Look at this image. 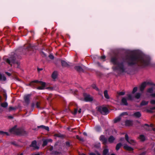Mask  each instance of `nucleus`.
I'll return each mask as SVG.
<instances>
[{"label":"nucleus","mask_w":155,"mask_h":155,"mask_svg":"<svg viewBox=\"0 0 155 155\" xmlns=\"http://www.w3.org/2000/svg\"><path fill=\"white\" fill-rule=\"evenodd\" d=\"M123 61H119L116 56L111 58L110 61L114 65L113 69L114 71L118 70L121 73L125 72L126 68L124 66V62H126L128 66H132L137 65L140 67L144 68L150 64V58L147 55H143L137 54H131L127 55Z\"/></svg>","instance_id":"obj_1"},{"label":"nucleus","mask_w":155,"mask_h":155,"mask_svg":"<svg viewBox=\"0 0 155 155\" xmlns=\"http://www.w3.org/2000/svg\"><path fill=\"white\" fill-rule=\"evenodd\" d=\"M21 49L17 50L15 52H12L10 56L8 58L4 59L5 61L11 66L12 64H16L17 68H20V62L19 61L21 58V55L22 53Z\"/></svg>","instance_id":"obj_2"},{"label":"nucleus","mask_w":155,"mask_h":155,"mask_svg":"<svg viewBox=\"0 0 155 155\" xmlns=\"http://www.w3.org/2000/svg\"><path fill=\"white\" fill-rule=\"evenodd\" d=\"M10 133L18 136H24L27 134V133L22 127L17 128V126L15 125L13 127L10 129Z\"/></svg>","instance_id":"obj_3"},{"label":"nucleus","mask_w":155,"mask_h":155,"mask_svg":"<svg viewBox=\"0 0 155 155\" xmlns=\"http://www.w3.org/2000/svg\"><path fill=\"white\" fill-rule=\"evenodd\" d=\"M35 83H38L41 85V86H39L36 87V88L37 89L41 90H44L45 89V87L46 86V83L45 82H43L42 81H39L38 80L33 81L27 85L30 86L33 88H36L35 87Z\"/></svg>","instance_id":"obj_4"},{"label":"nucleus","mask_w":155,"mask_h":155,"mask_svg":"<svg viewBox=\"0 0 155 155\" xmlns=\"http://www.w3.org/2000/svg\"><path fill=\"white\" fill-rule=\"evenodd\" d=\"M97 110L104 115H106L109 113V110L106 107L100 106L98 107Z\"/></svg>","instance_id":"obj_5"},{"label":"nucleus","mask_w":155,"mask_h":155,"mask_svg":"<svg viewBox=\"0 0 155 155\" xmlns=\"http://www.w3.org/2000/svg\"><path fill=\"white\" fill-rule=\"evenodd\" d=\"M147 85H152L153 84L150 82L144 81L140 85V89L141 91H143Z\"/></svg>","instance_id":"obj_6"},{"label":"nucleus","mask_w":155,"mask_h":155,"mask_svg":"<svg viewBox=\"0 0 155 155\" xmlns=\"http://www.w3.org/2000/svg\"><path fill=\"white\" fill-rule=\"evenodd\" d=\"M99 140L102 142L103 144L105 145L107 143V139L104 135H102L99 137Z\"/></svg>","instance_id":"obj_7"},{"label":"nucleus","mask_w":155,"mask_h":155,"mask_svg":"<svg viewBox=\"0 0 155 155\" xmlns=\"http://www.w3.org/2000/svg\"><path fill=\"white\" fill-rule=\"evenodd\" d=\"M125 139L127 142L129 143H130L132 145H135L136 143V142L134 140L131 139H129V137L127 134L125 135Z\"/></svg>","instance_id":"obj_8"},{"label":"nucleus","mask_w":155,"mask_h":155,"mask_svg":"<svg viewBox=\"0 0 155 155\" xmlns=\"http://www.w3.org/2000/svg\"><path fill=\"white\" fill-rule=\"evenodd\" d=\"M84 100L86 102H91L93 100L92 97H90L89 94H84Z\"/></svg>","instance_id":"obj_9"},{"label":"nucleus","mask_w":155,"mask_h":155,"mask_svg":"<svg viewBox=\"0 0 155 155\" xmlns=\"http://www.w3.org/2000/svg\"><path fill=\"white\" fill-rule=\"evenodd\" d=\"M30 147H33L34 150L38 149L39 147L37 145V142L36 140H34L32 141L31 144L29 145Z\"/></svg>","instance_id":"obj_10"},{"label":"nucleus","mask_w":155,"mask_h":155,"mask_svg":"<svg viewBox=\"0 0 155 155\" xmlns=\"http://www.w3.org/2000/svg\"><path fill=\"white\" fill-rule=\"evenodd\" d=\"M31 96V94H28L25 96L24 97V100L25 102L27 105L29 104L30 103L29 98Z\"/></svg>","instance_id":"obj_11"},{"label":"nucleus","mask_w":155,"mask_h":155,"mask_svg":"<svg viewBox=\"0 0 155 155\" xmlns=\"http://www.w3.org/2000/svg\"><path fill=\"white\" fill-rule=\"evenodd\" d=\"M57 60L61 62V65L63 67H68L69 66L68 63L64 61L61 60L60 59H57Z\"/></svg>","instance_id":"obj_12"},{"label":"nucleus","mask_w":155,"mask_h":155,"mask_svg":"<svg viewBox=\"0 0 155 155\" xmlns=\"http://www.w3.org/2000/svg\"><path fill=\"white\" fill-rule=\"evenodd\" d=\"M125 124L126 126H130L133 125V121L132 120H127L125 121Z\"/></svg>","instance_id":"obj_13"},{"label":"nucleus","mask_w":155,"mask_h":155,"mask_svg":"<svg viewBox=\"0 0 155 155\" xmlns=\"http://www.w3.org/2000/svg\"><path fill=\"white\" fill-rule=\"evenodd\" d=\"M61 146V143L59 141L56 142L54 145V148L55 150H60Z\"/></svg>","instance_id":"obj_14"},{"label":"nucleus","mask_w":155,"mask_h":155,"mask_svg":"<svg viewBox=\"0 0 155 155\" xmlns=\"http://www.w3.org/2000/svg\"><path fill=\"white\" fill-rule=\"evenodd\" d=\"M142 126L144 127V128L147 130L150 131L151 130H150V127H153V124H150L149 125L147 124H145L144 125H142Z\"/></svg>","instance_id":"obj_15"},{"label":"nucleus","mask_w":155,"mask_h":155,"mask_svg":"<svg viewBox=\"0 0 155 155\" xmlns=\"http://www.w3.org/2000/svg\"><path fill=\"white\" fill-rule=\"evenodd\" d=\"M121 104L125 106H127L128 105L126 98L123 97L122 98L121 100Z\"/></svg>","instance_id":"obj_16"},{"label":"nucleus","mask_w":155,"mask_h":155,"mask_svg":"<svg viewBox=\"0 0 155 155\" xmlns=\"http://www.w3.org/2000/svg\"><path fill=\"white\" fill-rule=\"evenodd\" d=\"M83 68V67H81L79 66H77L74 67L75 69L79 72H83L84 71Z\"/></svg>","instance_id":"obj_17"},{"label":"nucleus","mask_w":155,"mask_h":155,"mask_svg":"<svg viewBox=\"0 0 155 155\" xmlns=\"http://www.w3.org/2000/svg\"><path fill=\"white\" fill-rule=\"evenodd\" d=\"M124 149L128 151H132L134 149L133 148L128 146L127 144H125L124 146Z\"/></svg>","instance_id":"obj_18"},{"label":"nucleus","mask_w":155,"mask_h":155,"mask_svg":"<svg viewBox=\"0 0 155 155\" xmlns=\"http://www.w3.org/2000/svg\"><path fill=\"white\" fill-rule=\"evenodd\" d=\"M95 130L97 132H101L102 131V128L99 125H96L94 127Z\"/></svg>","instance_id":"obj_19"},{"label":"nucleus","mask_w":155,"mask_h":155,"mask_svg":"<svg viewBox=\"0 0 155 155\" xmlns=\"http://www.w3.org/2000/svg\"><path fill=\"white\" fill-rule=\"evenodd\" d=\"M133 116L135 117L136 118H139L141 116V114L140 112L138 111L135 112L133 114Z\"/></svg>","instance_id":"obj_20"},{"label":"nucleus","mask_w":155,"mask_h":155,"mask_svg":"<svg viewBox=\"0 0 155 155\" xmlns=\"http://www.w3.org/2000/svg\"><path fill=\"white\" fill-rule=\"evenodd\" d=\"M38 128H41L43 129H45L47 131H49V128L48 127V126H45L44 125H41L40 126H38Z\"/></svg>","instance_id":"obj_21"},{"label":"nucleus","mask_w":155,"mask_h":155,"mask_svg":"<svg viewBox=\"0 0 155 155\" xmlns=\"http://www.w3.org/2000/svg\"><path fill=\"white\" fill-rule=\"evenodd\" d=\"M57 72L56 71H54L53 72L52 74L51 77L53 79H55L57 78Z\"/></svg>","instance_id":"obj_22"},{"label":"nucleus","mask_w":155,"mask_h":155,"mask_svg":"<svg viewBox=\"0 0 155 155\" xmlns=\"http://www.w3.org/2000/svg\"><path fill=\"white\" fill-rule=\"evenodd\" d=\"M115 139L113 136H110L108 139V141L110 143H112L113 142Z\"/></svg>","instance_id":"obj_23"},{"label":"nucleus","mask_w":155,"mask_h":155,"mask_svg":"<svg viewBox=\"0 0 155 155\" xmlns=\"http://www.w3.org/2000/svg\"><path fill=\"white\" fill-rule=\"evenodd\" d=\"M6 78L4 74H2L0 73V81H5L6 80Z\"/></svg>","instance_id":"obj_24"},{"label":"nucleus","mask_w":155,"mask_h":155,"mask_svg":"<svg viewBox=\"0 0 155 155\" xmlns=\"http://www.w3.org/2000/svg\"><path fill=\"white\" fill-rule=\"evenodd\" d=\"M104 96L107 99H109L110 98L108 94L107 91L106 90L104 91Z\"/></svg>","instance_id":"obj_25"},{"label":"nucleus","mask_w":155,"mask_h":155,"mask_svg":"<svg viewBox=\"0 0 155 155\" xmlns=\"http://www.w3.org/2000/svg\"><path fill=\"white\" fill-rule=\"evenodd\" d=\"M61 153L60 152L58 151L57 150L52 151L51 153V154L53 155H58Z\"/></svg>","instance_id":"obj_26"},{"label":"nucleus","mask_w":155,"mask_h":155,"mask_svg":"<svg viewBox=\"0 0 155 155\" xmlns=\"http://www.w3.org/2000/svg\"><path fill=\"white\" fill-rule=\"evenodd\" d=\"M122 145V144L121 143H117L116 146V150H119Z\"/></svg>","instance_id":"obj_27"},{"label":"nucleus","mask_w":155,"mask_h":155,"mask_svg":"<svg viewBox=\"0 0 155 155\" xmlns=\"http://www.w3.org/2000/svg\"><path fill=\"white\" fill-rule=\"evenodd\" d=\"M43 141V143L42 144V146L43 147H44L46 146L48 143V142L46 139H43L42 140Z\"/></svg>","instance_id":"obj_28"},{"label":"nucleus","mask_w":155,"mask_h":155,"mask_svg":"<svg viewBox=\"0 0 155 155\" xmlns=\"http://www.w3.org/2000/svg\"><path fill=\"white\" fill-rule=\"evenodd\" d=\"M54 136L59 137V138H63L64 136L63 135L61 134H54Z\"/></svg>","instance_id":"obj_29"},{"label":"nucleus","mask_w":155,"mask_h":155,"mask_svg":"<svg viewBox=\"0 0 155 155\" xmlns=\"http://www.w3.org/2000/svg\"><path fill=\"white\" fill-rule=\"evenodd\" d=\"M109 152V150L107 149H104L103 152V155H107Z\"/></svg>","instance_id":"obj_30"},{"label":"nucleus","mask_w":155,"mask_h":155,"mask_svg":"<svg viewBox=\"0 0 155 155\" xmlns=\"http://www.w3.org/2000/svg\"><path fill=\"white\" fill-rule=\"evenodd\" d=\"M148 103V101H143L140 103L141 106H145L147 105Z\"/></svg>","instance_id":"obj_31"},{"label":"nucleus","mask_w":155,"mask_h":155,"mask_svg":"<svg viewBox=\"0 0 155 155\" xmlns=\"http://www.w3.org/2000/svg\"><path fill=\"white\" fill-rule=\"evenodd\" d=\"M1 106L4 108L8 106V104L7 102L2 103L1 104Z\"/></svg>","instance_id":"obj_32"},{"label":"nucleus","mask_w":155,"mask_h":155,"mask_svg":"<svg viewBox=\"0 0 155 155\" xmlns=\"http://www.w3.org/2000/svg\"><path fill=\"white\" fill-rule=\"evenodd\" d=\"M92 87L97 91H99V90L98 88L97 87L96 85L95 84H92Z\"/></svg>","instance_id":"obj_33"},{"label":"nucleus","mask_w":155,"mask_h":155,"mask_svg":"<svg viewBox=\"0 0 155 155\" xmlns=\"http://www.w3.org/2000/svg\"><path fill=\"white\" fill-rule=\"evenodd\" d=\"M140 138L143 141H144L145 140V136L142 134L140 135Z\"/></svg>","instance_id":"obj_34"},{"label":"nucleus","mask_w":155,"mask_h":155,"mask_svg":"<svg viewBox=\"0 0 155 155\" xmlns=\"http://www.w3.org/2000/svg\"><path fill=\"white\" fill-rule=\"evenodd\" d=\"M141 95V93H137L135 94V97L137 99H139Z\"/></svg>","instance_id":"obj_35"},{"label":"nucleus","mask_w":155,"mask_h":155,"mask_svg":"<svg viewBox=\"0 0 155 155\" xmlns=\"http://www.w3.org/2000/svg\"><path fill=\"white\" fill-rule=\"evenodd\" d=\"M94 147L97 149H99L101 147V143H97L94 145Z\"/></svg>","instance_id":"obj_36"},{"label":"nucleus","mask_w":155,"mask_h":155,"mask_svg":"<svg viewBox=\"0 0 155 155\" xmlns=\"http://www.w3.org/2000/svg\"><path fill=\"white\" fill-rule=\"evenodd\" d=\"M121 118L120 117H118L116 118H115L114 120V123H116L120 120Z\"/></svg>","instance_id":"obj_37"},{"label":"nucleus","mask_w":155,"mask_h":155,"mask_svg":"<svg viewBox=\"0 0 155 155\" xmlns=\"http://www.w3.org/2000/svg\"><path fill=\"white\" fill-rule=\"evenodd\" d=\"M127 99L128 100L131 101L133 100L132 97V95L130 94H128L127 95Z\"/></svg>","instance_id":"obj_38"},{"label":"nucleus","mask_w":155,"mask_h":155,"mask_svg":"<svg viewBox=\"0 0 155 155\" xmlns=\"http://www.w3.org/2000/svg\"><path fill=\"white\" fill-rule=\"evenodd\" d=\"M153 88L152 87L148 89L147 92L150 93H153Z\"/></svg>","instance_id":"obj_39"},{"label":"nucleus","mask_w":155,"mask_h":155,"mask_svg":"<svg viewBox=\"0 0 155 155\" xmlns=\"http://www.w3.org/2000/svg\"><path fill=\"white\" fill-rule=\"evenodd\" d=\"M16 107H10L9 108L8 110L9 111H10L12 110H15L16 109Z\"/></svg>","instance_id":"obj_40"},{"label":"nucleus","mask_w":155,"mask_h":155,"mask_svg":"<svg viewBox=\"0 0 155 155\" xmlns=\"http://www.w3.org/2000/svg\"><path fill=\"white\" fill-rule=\"evenodd\" d=\"M137 87H134L133 89V91H132V93L133 94H134L135 92H136L137 91Z\"/></svg>","instance_id":"obj_41"},{"label":"nucleus","mask_w":155,"mask_h":155,"mask_svg":"<svg viewBox=\"0 0 155 155\" xmlns=\"http://www.w3.org/2000/svg\"><path fill=\"white\" fill-rule=\"evenodd\" d=\"M40 103L39 102H37L36 103V107L38 108H40Z\"/></svg>","instance_id":"obj_42"},{"label":"nucleus","mask_w":155,"mask_h":155,"mask_svg":"<svg viewBox=\"0 0 155 155\" xmlns=\"http://www.w3.org/2000/svg\"><path fill=\"white\" fill-rule=\"evenodd\" d=\"M78 110V108L77 107L76 108H74V112L73 113V114L74 115L76 114L77 113Z\"/></svg>","instance_id":"obj_43"},{"label":"nucleus","mask_w":155,"mask_h":155,"mask_svg":"<svg viewBox=\"0 0 155 155\" xmlns=\"http://www.w3.org/2000/svg\"><path fill=\"white\" fill-rule=\"evenodd\" d=\"M117 93H118V94L120 96V95L123 96V95H124L125 94V93L123 91H121V92H118Z\"/></svg>","instance_id":"obj_44"},{"label":"nucleus","mask_w":155,"mask_h":155,"mask_svg":"<svg viewBox=\"0 0 155 155\" xmlns=\"http://www.w3.org/2000/svg\"><path fill=\"white\" fill-rule=\"evenodd\" d=\"M41 56L43 57H45L46 56V54L43 51H41Z\"/></svg>","instance_id":"obj_45"},{"label":"nucleus","mask_w":155,"mask_h":155,"mask_svg":"<svg viewBox=\"0 0 155 155\" xmlns=\"http://www.w3.org/2000/svg\"><path fill=\"white\" fill-rule=\"evenodd\" d=\"M76 137L77 139H78V140H81V141L83 140V139L81 137H80L78 135H76Z\"/></svg>","instance_id":"obj_46"},{"label":"nucleus","mask_w":155,"mask_h":155,"mask_svg":"<svg viewBox=\"0 0 155 155\" xmlns=\"http://www.w3.org/2000/svg\"><path fill=\"white\" fill-rule=\"evenodd\" d=\"M48 57L51 59L53 60L54 58V56L51 54H49Z\"/></svg>","instance_id":"obj_47"},{"label":"nucleus","mask_w":155,"mask_h":155,"mask_svg":"<svg viewBox=\"0 0 155 155\" xmlns=\"http://www.w3.org/2000/svg\"><path fill=\"white\" fill-rule=\"evenodd\" d=\"M65 144L66 146L68 147L70 146V143L68 141H66L65 142Z\"/></svg>","instance_id":"obj_48"},{"label":"nucleus","mask_w":155,"mask_h":155,"mask_svg":"<svg viewBox=\"0 0 155 155\" xmlns=\"http://www.w3.org/2000/svg\"><path fill=\"white\" fill-rule=\"evenodd\" d=\"M11 144L12 145H14V146H18V144L16 143V142H12L11 143Z\"/></svg>","instance_id":"obj_49"},{"label":"nucleus","mask_w":155,"mask_h":155,"mask_svg":"<svg viewBox=\"0 0 155 155\" xmlns=\"http://www.w3.org/2000/svg\"><path fill=\"white\" fill-rule=\"evenodd\" d=\"M48 142H52L53 141L51 139H46Z\"/></svg>","instance_id":"obj_50"},{"label":"nucleus","mask_w":155,"mask_h":155,"mask_svg":"<svg viewBox=\"0 0 155 155\" xmlns=\"http://www.w3.org/2000/svg\"><path fill=\"white\" fill-rule=\"evenodd\" d=\"M53 149H54V147L53 146H51V147H50L49 149V150L50 151H53Z\"/></svg>","instance_id":"obj_51"},{"label":"nucleus","mask_w":155,"mask_h":155,"mask_svg":"<svg viewBox=\"0 0 155 155\" xmlns=\"http://www.w3.org/2000/svg\"><path fill=\"white\" fill-rule=\"evenodd\" d=\"M150 103L151 104H155V100H151L150 101Z\"/></svg>","instance_id":"obj_52"},{"label":"nucleus","mask_w":155,"mask_h":155,"mask_svg":"<svg viewBox=\"0 0 155 155\" xmlns=\"http://www.w3.org/2000/svg\"><path fill=\"white\" fill-rule=\"evenodd\" d=\"M127 112H123L120 115V116H122L124 115H127Z\"/></svg>","instance_id":"obj_53"},{"label":"nucleus","mask_w":155,"mask_h":155,"mask_svg":"<svg viewBox=\"0 0 155 155\" xmlns=\"http://www.w3.org/2000/svg\"><path fill=\"white\" fill-rule=\"evenodd\" d=\"M46 89H49L50 90H53V87H47L46 88Z\"/></svg>","instance_id":"obj_54"},{"label":"nucleus","mask_w":155,"mask_h":155,"mask_svg":"<svg viewBox=\"0 0 155 155\" xmlns=\"http://www.w3.org/2000/svg\"><path fill=\"white\" fill-rule=\"evenodd\" d=\"M6 74L9 76H10L11 75V74L8 72H5Z\"/></svg>","instance_id":"obj_55"},{"label":"nucleus","mask_w":155,"mask_h":155,"mask_svg":"<svg viewBox=\"0 0 155 155\" xmlns=\"http://www.w3.org/2000/svg\"><path fill=\"white\" fill-rule=\"evenodd\" d=\"M97 154H96L95 153L93 152H91L89 153V155H97Z\"/></svg>","instance_id":"obj_56"},{"label":"nucleus","mask_w":155,"mask_h":155,"mask_svg":"<svg viewBox=\"0 0 155 155\" xmlns=\"http://www.w3.org/2000/svg\"><path fill=\"white\" fill-rule=\"evenodd\" d=\"M101 59L103 60V59H105L106 58V57L105 56L103 55V56H101Z\"/></svg>","instance_id":"obj_57"},{"label":"nucleus","mask_w":155,"mask_h":155,"mask_svg":"<svg viewBox=\"0 0 155 155\" xmlns=\"http://www.w3.org/2000/svg\"><path fill=\"white\" fill-rule=\"evenodd\" d=\"M35 106V104L34 103H32L31 104V107L32 108H33Z\"/></svg>","instance_id":"obj_58"},{"label":"nucleus","mask_w":155,"mask_h":155,"mask_svg":"<svg viewBox=\"0 0 155 155\" xmlns=\"http://www.w3.org/2000/svg\"><path fill=\"white\" fill-rule=\"evenodd\" d=\"M31 48H32V47H31V45H29L27 48V49L28 50H30Z\"/></svg>","instance_id":"obj_59"},{"label":"nucleus","mask_w":155,"mask_h":155,"mask_svg":"<svg viewBox=\"0 0 155 155\" xmlns=\"http://www.w3.org/2000/svg\"><path fill=\"white\" fill-rule=\"evenodd\" d=\"M4 132L2 131H0V134L4 135Z\"/></svg>","instance_id":"obj_60"},{"label":"nucleus","mask_w":155,"mask_h":155,"mask_svg":"<svg viewBox=\"0 0 155 155\" xmlns=\"http://www.w3.org/2000/svg\"><path fill=\"white\" fill-rule=\"evenodd\" d=\"M43 70V68H38V72H40V71L42 70Z\"/></svg>","instance_id":"obj_61"},{"label":"nucleus","mask_w":155,"mask_h":155,"mask_svg":"<svg viewBox=\"0 0 155 155\" xmlns=\"http://www.w3.org/2000/svg\"><path fill=\"white\" fill-rule=\"evenodd\" d=\"M95 152L97 153V155H101V154L99 153L97 151H95Z\"/></svg>","instance_id":"obj_62"},{"label":"nucleus","mask_w":155,"mask_h":155,"mask_svg":"<svg viewBox=\"0 0 155 155\" xmlns=\"http://www.w3.org/2000/svg\"><path fill=\"white\" fill-rule=\"evenodd\" d=\"M124 138L123 137H121L120 139V141H123L124 140Z\"/></svg>","instance_id":"obj_63"},{"label":"nucleus","mask_w":155,"mask_h":155,"mask_svg":"<svg viewBox=\"0 0 155 155\" xmlns=\"http://www.w3.org/2000/svg\"><path fill=\"white\" fill-rule=\"evenodd\" d=\"M151 96L153 97H155V93L152 94Z\"/></svg>","instance_id":"obj_64"}]
</instances>
